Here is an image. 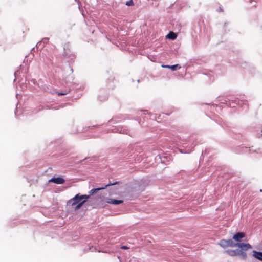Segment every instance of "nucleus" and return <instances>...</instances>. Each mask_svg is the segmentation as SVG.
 Instances as JSON below:
<instances>
[{"mask_svg":"<svg viewBox=\"0 0 262 262\" xmlns=\"http://www.w3.org/2000/svg\"><path fill=\"white\" fill-rule=\"evenodd\" d=\"M95 249V248H94L93 247H91V248L89 247V249L91 250V251H93V249Z\"/></svg>","mask_w":262,"mask_h":262,"instance_id":"c756f323","label":"nucleus"},{"mask_svg":"<svg viewBox=\"0 0 262 262\" xmlns=\"http://www.w3.org/2000/svg\"><path fill=\"white\" fill-rule=\"evenodd\" d=\"M123 116L122 115L116 116L110 119L107 123L110 125L116 124L119 121V119H122Z\"/></svg>","mask_w":262,"mask_h":262,"instance_id":"2eb2a0df","label":"nucleus"},{"mask_svg":"<svg viewBox=\"0 0 262 262\" xmlns=\"http://www.w3.org/2000/svg\"><path fill=\"white\" fill-rule=\"evenodd\" d=\"M122 183L121 181H114V182H111L110 180L108 183H107V184H105V185H104L103 186L99 187H97V188H95L92 189L89 192V195L90 196L98 192L99 191H100L101 190H103V189L107 188L108 187L114 186V185L115 186V185H119V184H121Z\"/></svg>","mask_w":262,"mask_h":262,"instance_id":"20e7f679","label":"nucleus"},{"mask_svg":"<svg viewBox=\"0 0 262 262\" xmlns=\"http://www.w3.org/2000/svg\"><path fill=\"white\" fill-rule=\"evenodd\" d=\"M106 202L111 204L117 205L122 204L124 202V201L123 200L107 198L106 200Z\"/></svg>","mask_w":262,"mask_h":262,"instance_id":"ddd939ff","label":"nucleus"},{"mask_svg":"<svg viewBox=\"0 0 262 262\" xmlns=\"http://www.w3.org/2000/svg\"><path fill=\"white\" fill-rule=\"evenodd\" d=\"M246 237V234L244 232L237 231L233 234L232 236V239L235 243H242L243 239Z\"/></svg>","mask_w":262,"mask_h":262,"instance_id":"423d86ee","label":"nucleus"},{"mask_svg":"<svg viewBox=\"0 0 262 262\" xmlns=\"http://www.w3.org/2000/svg\"><path fill=\"white\" fill-rule=\"evenodd\" d=\"M218 11L219 12H223V9L221 7H219V9H218Z\"/></svg>","mask_w":262,"mask_h":262,"instance_id":"a878e982","label":"nucleus"},{"mask_svg":"<svg viewBox=\"0 0 262 262\" xmlns=\"http://www.w3.org/2000/svg\"><path fill=\"white\" fill-rule=\"evenodd\" d=\"M158 159L161 160L162 163H164V160H162V159L161 157V156L160 155L157 156L156 157V160L157 161H158Z\"/></svg>","mask_w":262,"mask_h":262,"instance_id":"b1692460","label":"nucleus"},{"mask_svg":"<svg viewBox=\"0 0 262 262\" xmlns=\"http://www.w3.org/2000/svg\"><path fill=\"white\" fill-rule=\"evenodd\" d=\"M113 191H110L109 192V193L111 194L113 193Z\"/></svg>","mask_w":262,"mask_h":262,"instance_id":"72a5a7b5","label":"nucleus"},{"mask_svg":"<svg viewBox=\"0 0 262 262\" xmlns=\"http://www.w3.org/2000/svg\"><path fill=\"white\" fill-rule=\"evenodd\" d=\"M135 120H137L139 123H140V121L137 118H135Z\"/></svg>","mask_w":262,"mask_h":262,"instance_id":"2f4dec72","label":"nucleus"},{"mask_svg":"<svg viewBox=\"0 0 262 262\" xmlns=\"http://www.w3.org/2000/svg\"><path fill=\"white\" fill-rule=\"evenodd\" d=\"M114 190L116 191V190H118V188L117 187L115 186L114 188Z\"/></svg>","mask_w":262,"mask_h":262,"instance_id":"7c9ffc66","label":"nucleus"},{"mask_svg":"<svg viewBox=\"0 0 262 262\" xmlns=\"http://www.w3.org/2000/svg\"><path fill=\"white\" fill-rule=\"evenodd\" d=\"M250 1V2L251 3V0H249Z\"/></svg>","mask_w":262,"mask_h":262,"instance_id":"c9c22d12","label":"nucleus"},{"mask_svg":"<svg viewBox=\"0 0 262 262\" xmlns=\"http://www.w3.org/2000/svg\"><path fill=\"white\" fill-rule=\"evenodd\" d=\"M227 24H228V23H227V22H225V23H224V28H225V26H226Z\"/></svg>","mask_w":262,"mask_h":262,"instance_id":"c85d7f7f","label":"nucleus"},{"mask_svg":"<svg viewBox=\"0 0 262 262\" xmlns=\"http://www.w3.org/2000/svg\"><path fill=\"white\" fill-rule=\"evenodd\" d=\"M89 198V195L83 194V204L86 202Z\"/></svg>","mask_w":262,"mask_h":262,"instance_id":"4be33fe9","label":"nucleus"},{"mask_svg":"<svg viewBox=\"0 0 262 262\" xmlns=\"http://www.w3.org/2000/svg\"><path fill=\"white\" fill-rule=\"evenodd\" d=\"M142 112H143L144 113V114H145V113H146L147 114L149 113L148 112V111L147 110H139L136 111V114L137 115H139V114H140V113H142Z\"/></svg>","mask_w":262,"mask_h":262,"instance_id":"6ab92c4d","label":"nucleus"},{"mask_svg":"<svg viewBox=\"0 0 262 262\" xmlns=\"http://www.w3.org/2000/svg\"><path fill=\"white\" fill-rule=\"evenodd\" d=\"M177 37V35L173 32H169L166 36V38L167 39H170V40H174V39H176Z\"/></svg>","mask_w":262,"mask_h":262,"instance_id":"a211bd4d","label":"nucleus"},{"mask_svg":"<svg viewBox=\"0 0 262 262\" xmlns=\"http://www.w3.org/2000/svg\"><path fill=\"white\" fill-rule=\"evenodd\" d=\"M252 256L254 258L262 261V251L252 250Z\"/></svg>","mask_w":262,"mask_h":262,"instance_id":"4468645a","label":"nucleus"},{"mask_svg":"<svg viewBox=\"0 0 262 262\" xmlns=\"http://www.w3.org/2000/svg\"><path fill=\"white\" fill-rule=\"evenodd\" d=\"M121 248L122 249H128V247L127 246L123 245L121 246Z\"/></svg>","mask_w":262,"mask_h":262,"instance_id":"393cba45","label":"nucleus"},{"mask_svg":"<svg viewBox=\"0 0 262 262\" xmlns=\"http://www.w3.org/2000/svg\"><path fill=\"white\" fill-rule=\"evenodd\" d=\"M224 253L227 254L231 257H235L237 256H239L241 257L242 251L239 250L238 249H227L224 251Z\"/></svg>","mask_w":262,"mask_h":262,"instance_id":"9d476101","label":"nucleus"},{"mask_svg":"<svg viewBox=\"0 0 262 262\" xmlns=\"http://www.w3.org/2000/svg\"><path fill=\"white\" fill-rule=\"evenodd\" d=\"M137 82H138V83H139L140 82V79H138Z\"/></svg>","mask_w":262,"mask_h":262,"instance_id":"473e14b6","label":"nucleus"},{"mask_svg":"<svg viewBox=\"0 0 262 262\" xmlns=\"http://www.w3.org/2000/svg\"><path fill=\"white\" fill-rule=\"evenodd\" d=\"M108 97V93L104 89H101L99 90L97 96L98 100L100 102L105 101L107 100Z\"/></svg>","mask_w":262,"mask_h":262,"instance_id":"6e6552de","label":"nucleus"},{"mask_svg":"<svg viewBox=\"0 0 262 262\" xmlns=\"http://www.w3.org/2000/svg\"><path fill=\"white\" fill-rule=\"evenodd\" d=\"M232 103H234L237 105H239L245 111H247L248 109V104L247 101L245 100L236 99L234 100H232Z\"/></svg>","mask_w":262,"mask_h":262,"instance_id":"1a4fd4ad","label":"nucleus"},{"mask_svg":"<svg viewBox=\"0 0 262 262\" xmlns=\"http://www.w3.org/2000/svg\"><path fill=\"white\" fill-rule=\"evenodd\" d=\"M112 132L130 135L129 134V130L126 126H116L112 130Z\"/></svg>","mask_w":262,"mask_h":262,"instance_id":"9b49d317","label":"nucleus"},{"mask_svg":"<svg viewBox=\"0 0 262 262\" xmlns=\"http://www.w3.org/2000/svg\"><path fill=\"white\" fill-rule=\"evenodd\" d=\"M206 150H205L204 151H202V156H203V155L204 154H206Z\"/></svg>","mask_w":262,"mask_h":262,"instance_id":"cd10ccee","label":"nucleus"},{"mask_svg":"<svg viewBox=\"0 0 262 262\" xmlns=\"http://www.w3.org/2000/svg\"><path fill=\"white\" fill-rule=\"evenodd\" d=\"M67 93H58V95L59 96H60V95H66Z\"/></svg>","mask_w":262,"mask_h":262,"instance_id":"bb28decb","label":"nucleus"},{"mask_svg":"<svg viewBox=\"0 0 262 262\" xmlns=\"http://www.w3.org/2000/svg\"><path fill=\"white\" fill-rule=\"evenodd\" d=\"M98 125H93L88 127H83V133L85 132V130H87L88 129H89L90 128H94L98 127Z\"/></svg>","mask_w":262,"mask_h":262,"instance_id":"aec40b11","label":"nucleus"},{"mask_svg":"<svg viewBox=\"0 0 262 262\" xmlns=\"http://www.w3.org/2000/svg\"><path fill=\"white\" fill-rule=\"evenodd\" d=\"M236 247H238L239 250L242 251L241 259L243 260H246L247 258V254L245 251L253 248V246L251 244L244 242L236 243Z\"/></svg>","mask_w":262,"mask_h":262,"instance_id":"f03ea898","label":"nucleus"},{"mask_svg":"<svg viewBox=\"0 0 262 262\" xmlns=\"http://www.w3.org/2000/svg\"><path fill=\"white\" fill-rule=\"evenodd\" d=\"M233 151L236 154H245L248 152L249 153H259L262 156V150L260 148L257 149V150H252L250 149H248L246 146H238L234 148Z\"/></svg>","mask_w":262,"mask_h":262,"instance_id":"7ed1b4c3","label":"nucleus"},{"mask_svg":"<svg viewBox=\"0 0 262 262\" xmlns=\"http://www.w3.org/2000/svg\"><path fill=\"white\" fill-rule=\"evenodd\" d=\"M191 150L188 151L184 149H179V151L182 154H189L190 153Z\"/></svg>","mask_w":262,"mask_h":262,"instance_id":"5701e85b","label":"nucleus"},{"mask_svg":"<svg viewBox=\"0 0 262 262\" xmlns=\"http://www.w3.org/2000/svg\"><path fill=\"white\" fill-rule=\"evenodd\" d=\"M125 5L127 6H133L134 5V2L133 0L127 1L125 3Z\"/></svg>","mask_w":262,"mask_h":262,"instance_id":"412c9836","label":"nucleus"},{"mask_svg":"<svg viewBox=\"0 0 262 262\" xmlns=\"http://www.w3.org/2000/svg\"><path fill=\"white\" fill-rule=\"evenodd\" d=\"M81 200H82V195H80L78 194L67 202V206L69 208L73 209L76 211L82 206Z\"/></svg>","mask_w":262,"mask_h":262,"instance_id":"f257e3e1","label":"nucleus"},{"mask_svg":"<svg viewBox=\"0 0 262 262\" xmlns=\"http://www.w3.org/2000/svg\"><path fill=\"white\" fill-rule=\"evenodd\" d=\"M96 159V157L95 156L85 157L84 159H83V168L84 167V165L86 164L89 162H90V163H91L93 162L94 161H95Z\"/></svg>","mask_w":262,"mask_h":262,"instance_id":"dca6fc26","label":"nucleus"},{"mask_svg":"<svg viewBox=\"0 0 262 262\" xmlns=\"http://www.w3.org/2000/svg\"><path fill=\"white\" fill-rule=\"evenodd\" d=\"M218 245L223 249H226L227 247H236V243H235L232 238L222 239L218 242Z\"/></svg>","mask_w":262,"mask_h":262,"instance_id":"39448f33","label":"nucleus"},{"mask_svg":"<svg viewBox=\"0 0 262 262\" xmlns=\"http://www.w3.org/2000/svg\"><path fill=\"white\" fill-rule=\"evenodd\" d=\"M64 181V180L61 177L53 178L49 180V182H53L57 184H63Z\"/></svg>","mask_w":262,"mask_h":262,"instance_id":"f3484780","label":"nucleus"},{"mask_svg":"<svg viewBox=\"0 0 262 262\" xmlns=\"http://www.w3.org/2000/svg\"><path fill=\"white\" fill-rule=\"evenodd\" d=\"M161 67L170 69L172 71H176L177 70L181 68V67L179 64H176L173 65H167L163 64L161 65Z\"/></svg>","mask_w":262,"mask_h":262,"instance_id":"f8f14e48","label":"nucleus"},{"mask_svg":"<svg viewBox=\"0 0 262 262\" xmlns=\"http://www.w3.org/2000/svg\"><path fill=\"white\" fill-rule=\"evenodd\" d=\"M167 115H170V113H167L166 114Z\"/></svg>","mask_w":262,"mask_h":262,"instance_id":"f704fd0d","label":"nucleus"},{"mask_svg":"<svg viewBox=\"0 0 262 262\" xmlns=\"http://www.w3.org/2000/svg\"><path fill=\"white\" fill-rule=\"evenodd\" d=\"M107 74L110 76V77L107 78V86L108 89H114L115 85L114 83L115 78L113 76V72L112 71H107Z\"/></svg>","mask_w":262,"mask_h":262,"instance_id":"0eeeda50","label":"nucleus"}]
</instances>
